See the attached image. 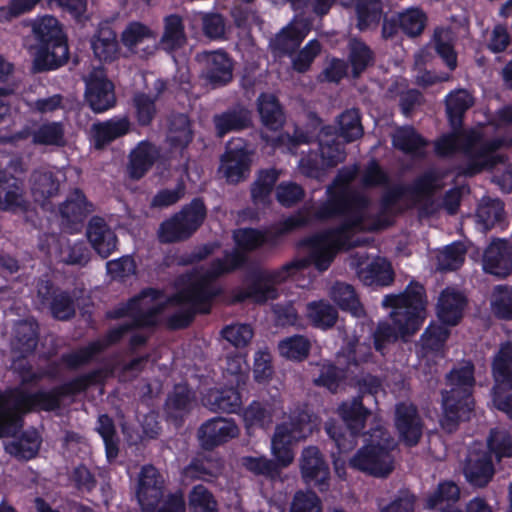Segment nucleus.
I'll return each mask as SVG.
<instances>
[{
	"label": "nucleus",
	"instance_id": "22",
	"mask_svg": "<svg viewBox=\"0 0 512 512\" xmlns=\"http://www.w3.org/2000/svg\"><path fill=\"white\" fill-rule=\"evenodd\" d=\"M30 206L25 195L24 180L0 170V210L13 214L26 213Z\"/></svg>",
	"mask_w": 512,
	"mask_h": 512
},
{
	"label": "nucleus",
	"instance_id": "14",
	"mask_svg": "<svg viewBox=\"0 0 512 512\" xmlns=\"http://www.w3.org/2000/svg\"><path fill=\"white\" fill-rule=\"evenodd\" d=\"M475 407L474 395L455 389L441 391L442 413L439 419L441 428L453 433L462 422L470 420Z\"/></svg>",
	"mask_w": 512,
	"mask_h": 512
},
{
	"label": "nucleus",
	"instance_id": "33",
	"mask_svg": "<svg viewBox=\"0 0 512 512\" xmlns=\"http://www.w3.org/2000/svg\"><path fill=\"white\" fill-rule=\"evenodd\" d=\"M194 400L195 395L187 385H176L165 403L167 418L175 425L181 426L185 416L190 413Z\"/></svg>",
	"mask_w": 512,
	"mask_h": 512
},
{
	"label": "nucleus",
	"instance_id": "53",
	"mask_svg": "<svg viewBox=\"0 0 512 512\" xmlns=\"http://www.w3.org/2000/svg\"><path fill=\"white\" fill-rule=\"evenodd\" d=\"M307 317L313 327L326 330L336 324L338 311L326 300L312 301L307 304Z\"/></svg>",
	"mask_w": 512,
	"mask_h": 512
},
{
	"label": "nucleus",
	"instance_id": "47",
	"mask_svg": "<svg viewBox=\"0 0 512 512\" xmlns=\"http://www.w3.org/2000/svg\"><path fill=\"white\" fill-rule=\"evenodd\" d=\"M95 58L110 63L117 58L119 47L116 33L110 28H102L91 40Z\"/></svg>",
	"mask_w": 512,
	"mask_h": 512
},
{
	"label": "nucleus",
	"instance_id": "2",
	"mask_svg": "<svg viewBox=\"0 0 512 512\" xmlns=\"http://www.w3.org/2000/svg\"><path fill=\"white\" fill-rule=\"evenodd\" d=\"M382 305L391 308L390 317L393 325L381 322L373 333V344L377 352L384 353L387 345L401 337L414 335L426 318L427 296L425 287L410 281L403 292L388 294Z\"/></svg>",
	"mask_w": 512,
	"mask_h": 512
},
{
	"label": "nucleus",
	"instance_id": "1",
	"mask_svg": "<svg viewBox=\"0 0 512 512\" xmlns=\"http://www.w3.org/2000/svg\"><path fill=\"white\" fill-rule=\"evenodd\" d=\"M106 376L104 368H95L48 390L31 392L15 387L0 392V438L15 436L22 428L26 414L59 410L63 399L103 384Z\"/></svg>",
	"mask_w": 512,
	"mask_h": 512
},
{
	"label": "nucleus",
	"instance_id": "30",
	"mask_svg": "<svg viewBox=\"0 0 512 512\" xmlns=\"http://www.w3.org/2000/svg\"><path fill=\"white\" fill-rule=\"evenodd\" d=\"M466 302V298L462 293L449 288L444 289L437 303V317L439 321L448 326L457 325L463 317Z\"/></svg>",
	"mask_w": 512,
	"mask_h": 512
},
{
	"label": "nucleus",
	"instance_id": "28",
	"mask_svg": "<svg viewBox=\"0 0 512 512\" xmlns=\"http://www.w3.org/2000/svg\"><path fill=\"white\" fill-rule=\"evenodd\" d=\"M86 235L92 248L102 258L109 257L117 248V235L100 216H93L89 220Z\"/></svg>",
	"mask_w": 512,
	"mask_h": 512
},
{
	"label": "nucleus",
	"instance_id": "41",
	"mask_svg": "<svg viewBox=\"0 0 512 512\" xmlns=\"http://www.w3.org/2000/svg\"><path fill=\"white\" fill-rule=\"evenodd\" d=\"M374 61L375 54L364 41L356 38L349 41L347 64L351 67L353 78H359Z\"/></svg>",
	"mask_w": 512,
	"mask_h": 512
},
{
	"label": "nucleus",
	"instance_id": "57",
	"mask_svg": "<svg viewBox=\"0 0 512 512\" xmlns=\"http://www.w3.org/2000/svg\"><path fill=\"white\" fill-rule=\"evenodd\" d=\"M487 450L491 458L494 456L497 462L504 458L512 457V435L503 428H492L486 440Z\"/></svg>",
	"mask_w": 512,
	"mask_h": 512
},
{
	"label": "nucleus",
	"instance_id": "64",
	"mask_svg": "<svg viewBox=\"0 0 512 512\" xmlns=\"http://www.w3.org/2000/svg\"><path fill=\"white\" fill-rule=\"evenodd\" d=\"M189 512H218V502L203 484L192 487L188 494Z\"/></svg>",
	"mask_w": 512,
	"mask_h": 512
},
{
	"label": "nucleus",
	"instance_id": "18",
	"mask_svg": "<svg viewBox=\"0 0 512 512\" xmlns=\"http://www.w3.org/2000/svg\"><path fill=\"white\" fill-rule=\"evenodd\" d=\"M394 426L399 440L406 447H414L420 442L424 422L415 404L403 401L395 405Z\"/></svg>",
	"mask_w": 512,
	"mask_h": 512
},
{
	"label": "nucleus",
	"instance_id": "62",
	"mask_svg": "<svg viewBox=\"0 0 512 512\" xmlns=\"http://www.w3.org/2000/svg\"><path fill=\"white\" fill-rule=\"evenodd\" d=\"M339 126V136L346 143L353 142L363 135L361 116L356 108L345 110L340 114L337 120Z\"/></svg>",
	"mask_w": 512,
	"mask_h": 512
},
{
	"label": "nucleus",
	"instance_id": "59",
	"mask_svg": "<svg viewBox=\"0 0 512 512\" xmlns=\"http://www.w3.org/2000/svg\"><path fill=\"white\" fill-rule=\"evenodd\" d=\"M32 142L36 145L57 146L65 144V130L61 122H46L32 132Z\"/></svg>",
	"mask_w": 512,
	"mask_h": 512
},
{
	"label": "nucleus",
	"instance_id": "52",
	"mask_svg": "<svg viewBox=\"0 0 512 512\" xmlns=\"http://www.w3.org/2000/svg\"><path fill=\"white\" fill-rule=\"evenodd\" d=\"M60 183L51 171L36 170L31 176V192L36 201H45L59 192Z\"/></svg>",
	"mask_w": 512,
	"mask_h": 512
},
{
	"label": "nucleus",
	"instance_id": "8",
	"mask_svg": "<svg viewBox=\"0 0 512 512\" xmlns=\"http://www.w3.org/2000/svg\"><path fill=\"white\" fill-rule=\"evenodd\" d=\"M337 413L345 427L330 421L326 423L325 430L334 441L338 452L346 453L354 449L358 438L364 434L367 420L372 412L364 405L362 396H354L342 401L337 408Z\"/></svg>",
	"mask_w": 512,
	"mask_h": 512
},
{
	"label": "nucleus",
	"instance_id": "11",
	"mask_svg": "<svg viewBox=\"0 0 512 512\" xmlns=\"http://www.w3.org/2000/svg\"><path fill=\"white\" fill-rule=\"evenodd\" d=\"M224 294L221 285L214 283L200 271L194 270L186 275L182 289L177 294V301L192 306L200 315L211 313L215 300Z\"/></svg>",
	"mask_w": 512,
	"mask_h": 512
},
{
	"label": "nucleus",
	"instance_id": "3",
	"mask_svg": "<svg viewBox=\"0 0 512 512\" xmlns=\"http://www.w3.org/2000/svg\"><path fill=\"white\" fill-rule=\"evenodd\" d=\"M359 173V166L353 164L340 168L331 185L327 187V200L314 213L311 222L341 218L364 225L370 199L364 193L351 187Z\"/></svg>",
	"mask_w": 512,
	"mask_h": 512
},
{
	"label": "nucleus",
	"instance_id": "36",
	"mask_svg": "<svg viewBox=\"0 0 512 512\" xmlns=\"http://www.w3.org/2000/svg\"><path fill=\"white\" fill-rule=\"evenodd\" d=\"M257 102L263 125L272 131L281 129L285 124V113L279 99L274 94L261 93Z\"/></svg>",
	"mask_w": 512,
	"mask_h": 512
},
{
	"label": "nucleus",
	"instance_id": "16",
	"mask_svg": "<svg viewBox=\"0 0 512 512\" xmlns=\"http://www.w3.org/2000/svg\"><path fill=\"white\" fill-rule=\"evenodd\" d=\"M37 297L59 321L71 320L76 314L75 300L68 290L61 289L50 279L40 278L36 285Z\"/></svg>",
	"mask_w": 512,
	"mask_h": 512
},
{
	"label": "nucleus",
	"instance_id": "48",
	"mask_svg": "<svg viewBox=\"0 0 512 512\" xmlns=\"http://www.w3.org/2000/svg\"><path fill=\"white\" fill-rule=\"evenodd\" d=\"M95 430L104 442L107 462L112 464L118 457L120 444L113 418L108 414H100L96 421Z\"/></svg>",
	"mask_w": 512,
	"mask_h": 512
},
{
	"label": "nucleus",
	"instance_id": "6",
	"mask_svg": "<svg viewBox=\"0 0 512 512\" xmlns=\"http://www.w3.org/2000/svg\"><path fill=\"white\" fill-rule=\"evenodd\" d=\"M310 224V210L302 208L268 228H238L233 231L232 235L237 247L235 251L242 252L246 255L247 253L256 251L265 245L276 247L285 235L297 229L307 227Z\"/></svg>",
	"mask_w": 512,
	"mask_h": 512
},
{
	"label": "nucleus",
	"instance_id": "24",
	"mask_svg": "<svg viewBox=\"0 0 512 512\" xmlns=\"http://www.w3.org/2000/svg\"><path fill=\"white\" fill-rule=\"evenodd\" d=\"M164 494V479L152 465L141 468L136 496L142 510H153L161 502Z\"/></svg>",
	"mask_w": 512,
	"mask_h": 512
},
{
	"label": "nucleus",
	"instance_id": "15",
	"mask_svg": "<svg viewBox=\"0 0 512 512\" xmlns=\"http://www.w3.org/2000/svg\"><path fill=\"white\" fill-rule=\"evenodd\" d=\"M251 152L242 138L229 142L220 157L218 173L230 185L244 182L250 176Z\"/></svg>",
	"mask_w": 512,
	"mask_h": 512
},
{
	"label": "nucleus",
	"instance_id": "20",
	"mask_svg": "<svg viewBox=\"0 0 512 512\" xmlns=\"http://www.w3.org/2000/svg\"><path fill=\"white\" fill-rule=\"evenodd\" d=\"M239 433V427L233 419L217 416L200 425L197 438L203 450L212 451L238 437Z\"/></svg>",
	"mask_w": 512,
	"mask_h": 512
},
{
	"label": "nucleus",
	"instance_id": "44",
	"mask_svg": "<svg viewBox=\"0 0 512 512\" xmlns=\"http://www.w3.org/2000/svg\"><path fill=\"white\" fill-rule=\"evenodd\" d=\"M493 386L512 383V341L501 343L491 363Z\"/></svg>",
	"mask_w": 512,
	"mask_h": 512
},
{
	"label": "nucleus",
	"instance_id": "60",
	"mask_svg": "<svg viewBox=\"0 0 512 512\" xmlns=\"http://www.w3.org/2000/svg\"><path fill=\"white\" fill-rule=\"evenodd\" d=\"M357 28L365 31L377 25L383 13L381 0H358L355 7Z\"/></svg>",
	"mask_w": 512,
	"mask_h": 512
},
{
	"label": "nucleus",
	"instance_id": "31",
	"mask_svg": "<svg viewBox=\"0 0 512 512\" xmlns=\"http://www.w3.org/2000/svg\"><path fill=\"white\" fill-rule=\"evenodd\" d=\"M131 130V122L127 116L113 117L92 125L94 145L101 149L116 139L127 135Z\"/></svg>",
	"mask_w": 512,
	"mask_h": 512
},
{
	"label": "nucleus",
	"instance_id": "58",
	"mask_svg": "<svg viewBox=\"0 0 512 512\" xmlns=\"http://www.w3.org/2000/svg\"><path fill=\"white\" fill-rule=\"evenodd\" d=\"M311 343L309 339L303 335H293L279 341V354L287 360L302 362L310 353Z\"/></svg>",
	"mask_w": 512,
	"mask_h": 512
},
{
	"label": "nucleus",
	"instance_id": "27",
	"mask_svg": "<svg viewBox=\"0 0 512 512\" xmlns=\"http://www.w3.org/2000/svg\"><path fill=\"white\" fill-rule=\"evenodd\" d=\"M463 475L472 487L488 486L495 475V466L490 453L483 450L470 453L464 462Z\"/></svg>",
	"mask_w": 512,
	"mask_h": 512
},
{
	"label": "nucleus",
	"instance_id": "43",
	"mask_svg": "<svg viewBox=\"0 0 512 512\" xmlns=\"http://www.w3.org/2000/svg\"><path fill=\"white\" fill-rule=\"evenodd\" d=\"M246 262L247 255H244L242 252L226 251L224 258L213 259L209 267L204 271H200V273L214 283H217L218 278L242 268Z\"/></svg>",
	"mask_w": 512,
	"mask_h": 512
},
{
	"label": "nucleus",
	"instance_id": "61",
	"mask_svg": "<svg viewBox=\"0 0 512 512\" xmlns=\"http://www.w3.org/2000/svg\"><path fill=\"white\" fill-rule=\"evenodd\" d=\"M157 95L154 97L144 92L134 94L132 105L134 108L135 119L141 127L150 126L157 114L156 107Z\"/></svg>",
	"mask_w": 512,
	"mask_h": 512
},
{
	"label": "nucleus",
	"instance_id": "40",
	"mask_svg": "<svg viewBox=\"0 0 512 512\" xmlns=\"http://www.w3.org/2000/svg\"><path fill=\"white\" fill-rule=\"evenodd\" d=\"M460 488L452 480H444L438 483L437 487L429 493L424 500V508L428 510L453 507L460 499Z\"/></svg>",
	"mask_w": 512,
	"mask_h": 512
},
{
	"label": "nucleus",
	"instance_id": "10",
	"mask_svg": "<svg viewBox=\"0 0 512 512\" xmlns=\"http://www.w3.org/2000/svg\"><path fill=\"white\" fill-rule=\"evenodd\" d=\"M207 212L204 199L194 197L178 212L161 222L157 231L159 242L172 244L190 239L205 222Z\"/></svg>",
	"mask_w": 512,
	"mask_h": 512
},
{
	"label": "nucleus",
	"instance_id": "55",
	"mask_svg": "<svg viewBox=\"0 0 512 512\" xmlns=\"http://www.w3.org/2000/svg\"><path fill=\"white\" fill-rule=\"evenodd\" d=\"M359 278L368 286H389L394 281V271L385 260L372 261L366 268L359 271Z\"/></svg>",
	"mask_w": 512,
	"mask_h": 512
},
{
	"label": "nucleus",
	"instance_id": "54",
	"mask_svg": "<svg viewBox=\"0 0 512 512\" xmlns=\"http://www.w3.org/2000/svg\"><path fill=\"white\" fill-rule=\"evenodd\" d=\"M279 178L275 168L261 169L256 180L251 185V198L254 204H268L271 193Z\"/></svg>",
	"mask_w": 512,
	"mask_h": 512
},
{
	"label": "nucleus",
	"instance_id": "12",
	"mask_svg": "<svg viewBox=\"0 0 512 512\" xmlns=\"http://www.w3.org/2000/svg\"><path fill=\"white\" fill-rule=\"evenodd\" d=\"M304 266V261H291L279 269L254 271L247 278L251 301L265 304L268 300L277 299L279 292L276 285L285 282Z\"/></svg>",
	"mask_w": 512,
	"mask_h": 512
},
{
	"label": "nucleus",
	"instance_id": "7",
	"mask_svg": "<svg viewBox=\"0 0 512 512\" xmlns=\"http://www.w3.org/2000/svg\"><path fill=\"white\" fill-rule=\"evenodd\" d=\"M393 449V438L385 428L378 426L371 429L366 443L350 459L349 466L373 477H387L394 470Z\"/></svg>",
	"mask_w": 512,
	"mask_h": 512
},
{
	"label": "nucleus",
	"instance_id": "4",
	"mask_svg": "<svg viewBox=\"0 0 512 512\" xmlns=\"http://www.w3.org/2000/svg\"><path fill=\"white\" fill-rule=\"evenodd\" d=\"M32 31L38 43L34 59L35 71L55 70L67 62L69 58L67 38L56 17L45 15L35 20Z\"/></svg>",
	"mask_w": 512,
	"mask_h": 512
},
{
	"label": "nucleus",
	"instance_id": "45",
	"mask_svg": "<svg viewBox=\"0 0 512 512\" xmlns=\"http://www.w3.org/2000/svg\"><path fill=\"white\" fill-rule=\"evenodd\" d=\"M318 416L311 412L307 405L295 407L286 423L296 435V440H303L311 436L318 428Z\"/></svg>",
	"mask_w": 512,
	"mask_h": 512
},
{
	"label": "nucleus",
	"instance_id": "5",
	"mask_svg": "<svg viewBox=\"0 0 512 512\" xmlns=\"http://www.w3.org/2000/svg\"><path fill=\"white\" fill-rule=\"evenodd\" d=\"M362 226L363 224L342 219L336 227L304 238L301 245L309 249L307 259L302 260L305 264L304 268L308 264H313L319 271L327 270L338 250L354 247L351 243V235Z\"/></svg>",
	"mask_w": 512,
	"mask_h": 512
},
{
	"label": "nucleus",
	"instance_id": "19",
	"mask_svg": "<svg viewBox=\"0 0 512 512\" xmlns=\"http://www.w3.org/2000/svg\"><path fill=\"white\" fill-rule=\"evenodd\" d=\"M93 211V203L87 199L81 189L75 188L69 193L66 200L59 205L63 229L70 234L80 232L86 219Z\"/></svg>",
	"mask_w": 512,
	"mask_h": 512
},
{
	"label": "nucleus",
	"instance_id": "51",
	"mask_svg": "<svg viewBox=\"0 0 512 512\" xmlns=\"http://www.w3.org/2000/svg\"><path fill=\"white\" fill-rule=\"evenodd\" d=\"M40 445L41 440L36 431H25L6 446V451L17 460L29 461L38 455Z\"/></svg>",
	"mask_w": 512,
	"mask_h": 512
},
{
	"label": "nucleus",
	"instance_id": "38",
	"mask_svg": "<svg viewBox=\"0 0 512 512\" xmlns=\"http://www.w3.org/2000/svg\"><path fill=\"white\" fill-rule=\"evenodd\" d=\"M392 144L404 154L422 156L429 142L413 126L406 125L395 131Z\"/></svg>",
	"mask_w": 512,
	"mask_h": 512
},
{
	"label": "nucleus",
	"instance_id": "21",
	"mask_svg": "<svg viewBox=\"0 0 512 512\" xmlns=\"http://www.w3.org/2000/svg\"><path fill=\"white\" fill-rule=\"evenodd\" d=\"M85 101L94 113H103L116 104L114 84L101 71L90 73L85 82Z\"/></svg>",
	"mask_w": 512,
	"mask_h": 512
},
{
	"label": "nucleus",
	"instance_id": "46",
	"mask_svg": "<svg viewBox=\"0 0 512 512\" xmlns=\"http://www.w3.org/2000/svg\"><path fill=\"white\" fill-rule=\"evenodd\" d=\"M449 327L441 322H430L420 337V345L424 354L438 355L443 351L451 334Z\"/></svg>",
	"mask_w": 512,
	"mask_h": 512
},
{
	"label": "nucleus",
	"instance_id": "63",
	"mask_svg": "<svg viewBox=\"0 0 512 512\" xmlns=\"http://www.w3.org/2000/svg\"><path fill=\"white\" fill-rule=\"evenodd\" d=\"M472 146V140L461 134L452 132L439 137L434 143V150L439 157L452 156L460 150L469 152Z\"/></svg>",
	"mask_w": 512,
	"mask_h": 512
},
{
	"label": "nucleus",
	"instance_id": "37",
	"mask_svg": "<svg viewBox=\"0 0 512 512\" xmlns=\"http://www.w3.org/2000/svg\"><path fill=\"white\" fill-rule=\"evenodd\" d=\"M205 401L209 409L215 413H237L242 406L241 394L233 387L210 390Z\"/></svg>",
	"mask_w": 512,
	"mask_h": 512
},
{
	"label": "nucleus",
	"instance_id": "42",
	"mask_svg": "<svg viewBox=\"0 0 512 512\" xmlns=\"http://www.w3.org/2000/svg\"><path fill=\"white\" fill-rule=\"evenodd\" d=\"M164 30L160 45L167 52H174L186 43L183 18L178 14H169L163 19Z\"/></svg>",
	"mask_w": 512,
	"mask_h": 512
},
{
	"label": "nucleus",
	"instance_id": "23",
	"mask_svg": "<svg viewBox=\"0 0 512 512\" xmlns=\"http://www.w3.org/2000/svg\"><path fill=\"white\" fill-rule=\"evenodd\" d=\"M202 78L212 87L220 88L233 79L234 62L223 50L205 52L203 55Z\"/></svg>",
	"mask_w": 512,
	"mask_h": 512
},
{
	"label": "nucleus",
	"instance_id": "13",
	"mask_svg": "<svg viewBox=\"0 0 512 512\" xmlns=\"http://www.w3.org/2000/svg\"><path fill=\"white\" fill-rule=\"evenodd\" d=\"M131 330L132 325L128 323L111 328L102 338L92 340L73 351L62 353L60 360L67 369L78 370L97 361L99 355L104 353L110 346L119 343L124 335Z\"/></svg>",
	"mask_w": 512,
	"mask_h": 512
},
{
	"label": "nucleus",
	"instance_id": "25",
	"mask_svg": "<svg viewBox=\"0 0 512 512\" xmlns=\"http://www.w3.org/2000/svg\"><path fill=\"white\" fill-rule=\"evenodd\" d=\"M482 266L484 272L498 278L512 273V244L506 239L493 240L484 250Z\"/></svg>",
	"mask_w": 512,
	"mask_h": 512
},
{
	"label": "nucleus",
	"instance_id": "17",
	"mask_svg": "<svg viewBox=\"0 0 512 512\" xmlns=\"http://www.w3.org/2000/svg\"><path fill=\"white\" fill-rule=\"evenodd\" d=\"M301 477L305 484L326 492L330 487V467L317 446L305 447L299 460Z\"/></svg>",
	"mask_w": 512,
	"mask_h": 512
},
{
	"label": "nucleus",
	"instance_id": "35",
	"mask_svg": "<svg viewBox=\"0 0 512 512\" xmlns=\"http://www.w3.org/2000/svg\"><path fill=\"white\" fill-rule=\"evenodd\" d=\"M330 298L344 312L360 318L365 315V309L362 305L355 288L348 283L337 281L330 290Z\"/></svg>",
	"mask_w": 512,
	"mask_h": 512
},
{
	"label": "nucleus",
	"instance_id": "39",
	"mask_svg": "<svg viewBox=\"0 0 512 512\" xmlns=\"http://www.w3.org/2000/svg\"><path fill=\"white\" fill-rule=\"evenodd\" d=\"M39 342V326L35 321H21L15 328L13 350L21 358L34 354Z\"/></svg>",
	"mask_w": 512,
	"mask_h": 512
},
{
	"label": "nucleus",
	"instance_id": "50",
	"mask_svg": "<svg viewBox=\"0 0 512 512\" xmlns=\"http://www.w3.org/2000/svg\"><path fill=\"white\" fill-rule=\"evenodd\" d=\"M446 383L450 387L449 389L465 390L467 393L473 394L476 384L473 362L467 360L454 366L446 375Z\"/></svg>",
	"mask_w": 512,
	"mask_h": 512
},
{
	"label": "nucleus",
	"instance_id": "9",
	"mask_svg": "<svg viewBox=\"0 0 512 512\" xmlns=\"http://www.w3.org/2000/svg\"><path fill=\"white\" fill-rule=\"evenodd\" d=\"M443 174L437 169L431 168L418 175L411 184H394L388 187L380 197V214H402L405 209L397 204L405 196H410L415 203L422 200H430L433 195L443 188Z\"/></svg>",
	"mask_w": 512,
	"mask_h": 512
},
{
	"label": "nucleus",
	"instance_id": "29",
	"mask_svg": "<svg viewBox=\"0 0 512 512\" xmlns=\"http://www.w3.org/2000/svg\"><path fill=\"white\" fill-rule=\"evenodd\" d=\"M159 157V150L148 140L140 141L130 152L128 162L129 176L134 180L143 178Z\"/></svg>",
	"mask_w": 512,
	"mask_h": 512
},
{
	"label": "nucleus",
	"instance_id": "49",
	"mask_svg": "<svg viewBox=\"0 0 512 512\" xmlns=\"http://www.w3.org/2000/svg\"><path fill=\"white\" fill-rule=\"evenodd\" d=\"M398 22L401 23V32L408 38H416L424 32L428 16L426 12L418 6L408 7L397 12Z\"/></svg>",
	"mask_w": 512,
	"mask_h": 512
},
{
	"label": "nucleus",
	"instance_id": "56",
	"mask_svg": "<svg viewBox=\"0 0 512 512\" xmlns=\"http://www.w3.org/2000/svg\"><path fill=\"white\" fill-rule=\"evenodd\" d=\"M500 145L498 139H491L483 142L474 152H467L469 159L463 173L466 176H474L482 172L486 167L487 160L500 148Z\"/></svg>",
	"mask_w": 512,
	"mask_h": 512
},
{
	"label": "nucleus",
	"instance_id": "26",
	"mask_svg": "<svg viewBox=\"0 0 512 512\" xmlns=\"http://www.w3.org/2000/svg\"><path fill=\"white\" fill-rule=\"evenodd\" d=\"M212 123L215 135L223 138L232 132H240L253 125L252 112L244 105L237 103L226 110L214 114Z\"/></svg>",
	"mask_w": 512,
	"mask_h": 512
},
{
	"label": "nucleus",
	"instance_id": "34",
	"mask_svg": "<svg viewBox=\"0 0 512 512\" xmlns=\"http://www.w3.org/2000/svg\"><path fill=\"white\" fill-rule=\"evenodd\" d=\"M473 104V96L465 89L451 91L446 96V114L453 130L462 128L464 116Z\"/></svg>",
	"mask_w": 512,
	"mask_h": 512
},
{
	"label": "nucleus",
	"instance_id": "32",
	"mask_svg": "<svg viewBox=\"0 0 512 512\" xmlns=\"http://www.w3.org/2000/svg\"><path fill=\"white\" fill-rule=\"evenodd\" d=\"M307 33L308 30H306L305 27L300 28L290 23L271 39L269 44L270 48L272 52L279 57L292 56L298 51Z\"/></svg>",
	"mask_w": 512,
	"mask_h": 512
}]
</instances>
